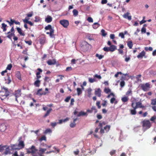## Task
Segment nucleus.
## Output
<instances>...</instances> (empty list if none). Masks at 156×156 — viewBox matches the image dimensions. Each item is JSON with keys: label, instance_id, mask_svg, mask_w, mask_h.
Wrapping results in <instances>:
<instances>
[{"label": "nucleus", "instance_id": "11", "mask_svg": "<svg viewBox=\"0 0 156 156\" xmlns=\"http://www.w3.org/2000/svg\"><path fill=\"white\" fill-rule=\"evenodd\" d=\"M136 104V105L135 106L134 105V107L136 109L138 108H144L145 106H143L142 105V103L141 101H138L136 102V103H135V104Z\"/></svg>", "mask_w": 156, "mask_h": 156}, {"label": "nucleus", "instance_id": "61", "mask_svg": "<svg viewBox=\"0 0 156 156\" xmlns=\"http://www.w3.org/2000/svg\"><path fill=\"white\" fill-rule=\"evenodd\" d=\"M94 78H97L98 79H101V77L100 75H98L97 74H95L94 76Z\"/></svg>", "mask_w": 156, "mask_h": 156}, {"label": "nucleus", "instance_id": "9", "mask_svg": "<svg viewBox=\"0 0 156 156\" xmlns=\"http://www.w3.org/2000/svg\"><path fill=\"white\" fill-rule=\"evenodd\" d=\"M21 89H18L16 90L14 93V95L16 97V101L18 102L17 98L19 97L21 95Z\"/></svg>", "mask_w": 156, "mask_h": 156}, {"label": "nucleus", "instance_id": "4", "mask_svg": "<svg viewBox=\"0 0 156 156\" xmlns=\"http://www.w3.org/2000/svg\"><path fill=\"white\" fill-rule=\"evenodd\" d=\"M4 91H1L0 92V98L2 100L6 98L9 95V92L7 89H5Z\"/></svg>", "mask_w": 156, "mask_h": 156}, {"label": "nucleus", "instance_id": "12", "mask_svg": "<svg viewBox=\"0 0 156 156\" xmlns=\"http://www.w3.org/2000/svg\"><path fill=\"white\" fill-rule=\"evenodd\" d=\"M101 90L100 88L96 89L95 90V94L98 97H100L101 96Z\"/></svg>", "mask_w": 156, "mask_h": 156}, {"label": "nucleus", "instance_id": "31", "mask_svg": "<svg viewBox=\"0 0 156 156\" xmlns=\"http://www.w3.org/2000/svg\"><path fill=\"white\" fill-rule=\"evenodd\" d=\"M127 44L130 49H131L133 46V42L132 41H129L127 42Z\"/></svg>", "mask_w": 156, "mask_h": 156}, {"label": "nucleus", "instance_id": "20", "mask_svg": "<svg viewBox=\"0 0 156 156\" xmlns=\"http://www.w3.org/2000/svg\"><path fill=\"white\" fill-rule=\"evenodd\" d=\"M129 13L128 12H127L126 13L124 14L123 15V16L124 18H127L129 20H131L132 19L131 16H129Z\"/></svg>", "mask_w": 156, "mask_h": 156}, {"label": "nucleus", "instance_id": "43", "mask_svg": "<svg viewBox=\"0 0 156 156\" xmlns=\"http://www.w3.org/2000/svg\"><path fill=\"white\" fill-rule=\"evenodd\" d=\"M37 70L39 71L36 73V75H40L41 73L42 72V70L39 68H38Z\"/></svg>", "mask_w": 156, "mask_h": 156}, {"label": "nucleus", "instance_id": "14", "mask_svg": "<svg viewBox=\"0 0 156 156\" xmlns=\"http://www.w3.org/2000/svg\"><path fill=\"white\" fill-rule=\"evenodd\" d=\"M145 55V52L144 51H143L141 52L139 54L137 55V57L138 58H142L143 57H144L146 58V56Z\"/></svg>", "mask_w": 156, "mask_h": 156}, {"label": "nucleus", "instance_id": "21", "mask_svg": "<svg viewBox=\"0 0 156 156\" xmlns=\"http://www.w3.org/2000/svg\"><path fill=\"white\" fill-rule=\"evenodd\" d=\"M129 98L128 96H124L121 98V100L122 102L126 103L129 100Z\"/></svg>", "mask_w": 156, "mask_h": 156}, {"label": "nucleus", "instance_id": "13", "mask_svg": "<svg viewBox=\"0 0 156 156\" xmlns=\"http://www.w3.org/2000/svg\"><path fill=\"white\" fill-rule=\"evenodd\" d=\"M47 63L49 65H55L56 63V60L55 59H49Z\"/></svg>", "mask_w": 156, "mask_h": 156}, {"label": "nucleus", "instance_id": "41", "mask_svg": "<svg viewBox=\"0 0 156 156\" xmlns=\"http://www.w3.org/2000/svg\"><path fill=\"white\" fill-rule=\"evenodd\" d=\"M151 104L153 105H156V98L151 100Z\"/></svg>", "mask_w": 156, "mask_h": 156}, {"label": "nucleus", "instance_id": "28", "mask_svg": "<svg viewBox=\"0 0 156 156\" xmlns=\"http://www.w3.org/2000/svg\"><path fill=\"white\" fill-rule=\"evenodd\" d=\"M42 90V89H39L37 92V94H39L41 95H46V94L48 93L47 92H42V93H40V91H41Z\"/></svg>", "mask_w": 156, "mask_h": 156}, {"label": "nucleus", "instance_id": "30", "mask_svg": "<svg viewBox=\"0 0 156 156\" xmlns=\"http://www.w3.org/2000/svg\"><path fill=\"white\" fill-rule=\"evenodd\" d=\"M100 26V25L98 23H94L92 25V27L94 29H96L98 27Z\"/></svg>", "mask_w": 156, "mask_h": 156}, {"label": "nucleus", "instance_id": "33", "mask_svg": "<svg viewBox=\"0 0 156 156\" xmlns=\"http://www.w3.org/2000/svg\"><path fill=\"white\" fill-rule=\"evenodd\" d=\"M110 125H107L105 127H104V130H105L107 132L109 131L110 128Z\"/></svg>", "mask_w": 156, "mask_h": 156}, {"label": "nucleus", "instance_id": "3", "mask_svg": "<svg viewBox=\"0 0 156 156\" xmlns=\"http://www.w3.org/2000/svg\"><path fill=\"white\" fill-rule=\"evenodd\" d=\"M45 29L46 30H49L50 32H47L46 34H47L49 35L51 37H52L54 36V29L50 25H48L47 26L45 27Z\"/></svg>", "mask_w": 156, "mask_h": 156}, {"label": "nucleus", "instance_id": "29", "mask_svg": "<svg viewBox=\"0 0 156 156\" xmlns=\"http://www.w3.org/2000/svg\"><path fill=\"white\" fill-rule=\"evenodd\" d=\"M8 35L7 36V37L8 38L11 39H12V36H15V34L14 32L11 33L10 31L8 33Z\"/></svg>", "mask_w": 156, "mask_h": 156}, {"label": "nucleus", "instance_id": "38", "mask_svg": "<svg viewBox=\"0 0 156 156\" xmlns=\"http://www.w3.org/2000/svg\"><path fill=\"white\" fill-rule=\"evenodd\" d=\"M86 114V113H85L83 112V111H81V112H80L78 114L77 116L79 117V116H83V115H85Z\"/></svg>", "mask_w": 156, "mask_h": 156}, {"label": "nucleus", "instance_id": "59", "mask_svg": "<svg viewBox=\"0 0 156 156\" xmlns=\"http://www.w3.org/2000/svg\"><path fill=\"white\" fill-rule=\"evenodd\" d=\"M71 97L70 96L67 97L65 99V101L66 102H68L69 101V100L70 99Z\"/></svg>", "mask_w": 156, "mask_h": 156}, {"label": "nucleus", "instance_id": "7", "mask_svg": "<svg viewBox=\"0 0 156 156\" xmlns=\"http://www.w3.org/2000/svg\"><path fill=\"white\" fill-rule=\"evenodd\" d=\"M141 87L144 91H147L149 90L150 88V84L148 83H146L145 84H141Z\"/></svg>", "mask_w": 156, "mask_h": 156}, {"label": "nucleus", "instance_id": "52", "mask_svg": "<svg viewBox=\"0 0 156 156\" xmlns=\"http://www.w3.org/2000/svg\"><path fill=\"white\" fill-rule=\"evenodd\" d=\"M130 59V56H128L126 57L125 59V61L126 62H128Z\"/></svg>", "mask_w": 156, "mask_h": 156}, {"label": "nucleus", "instance_id": "53", "mask_svg": "<svg viewBox=\"0 0 156 156\" xmlns=\"http://www.w3.org/2000/svg\"><path fill=\"white\" fill-rule=\"evenodd\" d=\"M119 36L120 37L122 38H124L125 37L124 34L122 32L119 33Z\"/></svg>", "mask_w": 156, "mask_h": 156}, {"label": "nucleus", "instance_id": "42", "mask_svg": "<svg viewBox=\"0 0 156 156\" xmlns=\"http://www.w3.org/2000/svg\"><path fill=\"white\" fill-rule=\"evenodd\" d=\"M130 94L131 95L132 94V90L131 88H129L126 93V95L127 96Z\"/></svg>", "mask_w": 156, "mask_h": 156}, {"label": "nucleus", "instance_id": "50", "mask_svg": "<svg viewBox=\"0 0 156 156\" xmlns=\"http://www.w3.org/2000/svg\"><path fill=\"white\" fill-rule=\"evenodd\" d=\"M116 152V151L115 150H112L110 152V154L112 156Z\"/></svg>", "mask_w": 156, "mask_h": 156}, {"label": "nucleus", "instance_id": "64", "mask_svg": "<svg viewBox=\"0 0 156 156\" xmlns=\"http://www.w3.org/2000/svg\"><path fill=\"white\" fill-rule=\"evenodd\" d=\"M151 108L155 112H156V106L155 105H154V106H151Z\"/></svg>", "mask_w": 156, "mask_h": 156}, {"label": "nucleus", "instance_id": "63", "mask_svg": "<svg viewBox=\"0 0 156 156\" xmlns=\"http://www.w3.org/2000/svg\"><path fill=\"white\" fill-rule=\"evenodd\" d=\"M25 42L28 44V45H31L32 44V41L31 40H30V41H25Z\"/></svg>", "mask_w": 156, "mask_h": 156}, {"label": "nucleus", "instance_id": "19", "mask_svg": "<svg viewBox=\"0 0 156 156\" xmlns=\"http://www.w3.org/2000/svg\"><path fill=\"white\" fill-rule=\"evenodd\" d=\"M41 81L39 80H36L34 83V85L37 87H39L40 85Z\"/></svg>", "mask_w": 156, "mask_h": 156}, {"label": "nucleus", "instance_id": "17", "mask_svg": "<svg viewBox=\"0 0 156 156\" xmlns=\"http://www.w3.org/2000/svg\"><path fill=\"white\" fill-rule=\"evenodd\" d=\"M46 150L47 149L46 148H42L41 147H39V154L42 156H44L43 154Z\"/></svg>", "mask_w": 156, "mask_h": 156}, {"label": "nucleus", "instance_id": "57", "mask_svg": "<svg viewBox=\"0 0 156 156\" xmlns=\"http://www.w3.org/2000/svg\"><path fill=\"white\" fill-rule=\"evenodd\" d=\"M76 125V124L75 123L73 122L72 123H71L70 124V126L71 128L74 127Z\"/></svg>", "mask_w": 156, "mask_h": 156}, {"label": "nucleus", "instance_id": "54", "mask_svg": "<svg viewBox=\"0 0 156 156\" xmlns=\"http://www.w3.org/2000/svg\"><path fill=\"white\" fill-rule=\"evenodd\" d=\"M87 21L90 23H92L93 22V19L91 17H88L87 19Z\"/></svg>", "mask_w": 156, "mask_h": 156}, {"label": "nucleus", "instance_id": "49", "mask_svg": "<svg viewBox=\"0 0 156 156\" xmlns=\"http://www.w3.org/2000/svg\"><path fill=\"white\" fill-rule=\"evenodd\" d=\"M12 67V65L11 64H10L8 65L7 68L6 69L10 70Z\"/></svg>", "mask_w": 156, "mask_h": 156}, {"label": "nucleus", "instance_id": "26", "mask_svg": "<svg viewBox=\"0 0 156 156\" xmlns=\"http://www.w3.org/2000/svg\"><path fill=\"white\" fill-rule=\"evenodd\" d=\"M16 76L19 80H21V74L20 71H18L16 72Z\"/></svg>", "mask_w": 156, "mask_h": 156}, {"label": "nucleus", "instance_id": "5", "mask_svg": "<svg viewBox=\"0 0 156 156\" xmlns=\"http://www.w3.org/2000/svg\"><path fill=\"white\" fill-rule=\"evenodd\" d=\"M142 126L145 127L146 129H148L151 126V124L149 120H144L142 122Z\"/></svg>", "mask_w": 156, "mask_h": 156}, {"label": "nucleus", "instance_id": "18", "mask_svg": "<svg viewBox=\"0 0 156 156\" xmlns=\"http://www.w3.org/2000/svg\"><path fill=\"white\" fill-rule=\"evenodd\" d=\"M16 29L18 31V32L20 35L23 36H25V34L22 31V30L19 27H17Z\"/></svg>", "mask_w": 156, "mask_h": 156}, {"label": "nucleus", "instance_id": "40", "mask_svg": "<svg viewBox=\"0 0 156 156\" xmlns=\"http://www.w3.org/2000/svg\"><path fill=\"white\" fill-rule=\"evenodd\" d=\"M73 15L76 16L78 15V12L77 10L76 9L73 10Z\"/></svg>", "mask_w": 156, "mask_h": 156}, {"label": "nucleus", "instance_id": "56", "mask_svg": "<svg viewBox=\"0 0 156 156\" xmlns=\"http://www.w3.org/2000/svg\"><path fill=\"white\" fill-rule=\"evenodd\" d=\"M40 21V19L39 17L38 16H36L35 17V22H39Z\"/></svg>", "mask_w": 156, "mask_h": 156}, {"label": "nucleus", "instance_id": "60", "mask_svg": "<svg viewBox=\"0 0 156 156\" xmlns=\"http://www.w3.org/2000/svg\"><path fill=\"white\" fill-rule=\"evenodd\" d=\"M125 84V82L124 81H122L120 82V85L121 87H123Z\"/></svg>", "mask_w": 156, "mask_h": 156}, {"label": "nucleus", "instance_id": "6", "mask_svg": "<svg viewBox=\"0 0 156 156\" xmlns=\"http://www.w3.org/2000/svg\"><path fill=\"white\" fill-rule=\"evenodd\" d=\"M134 101L131 100V102H132L131 106L133 109L130 110V114L132 115H135L136 114V109L134 107L135 101H136V99L135 98H134Z\"/></svg>", "mask_w": 156, "mask_h": 156}, {"label": "nucleus", "instance_id": "51", "mask_svg": "<svg viewBox=\"0 0 156 156\" xmlns=\"http://www.w3.org/2000/svg\"><path fill=\"white\" fill-rule=\"evenodd\" d=\"M103 50L104 51L108 52L110 51L109 47H105L103 48Z\"/></svg>", "mask_w": 156, "mask_h": 156}, {"label": "nucleus", "instance_id": "16", "mask_svg": "<svg viewBox=\"0 0 156 156\" xmlns=\"http://www.w3.org/2000/svg\"><path fill=\"white\" fill-rule=\"evenodd\" d=\"M52 20V17L49 16L48 15L47 16V17L45 18V21L47 23H50L51 22Z\"/></svg>", "mask_w": 156, "mask_h": 156}, {"label": "nucleus", "instance_id": "62", "mask_svg": "<svg viewBox=\"0 0 156 156\" xmlns=\"http://www.w3.org/2000/svg\"><path fill=\"white\" fill-rule=\"evenodd\" d=\"M141 32L142 33H146V29L144 27L142 28L141 30Z\"/></svg>", "mask_w": 156, "mask_h": 156}, {"label": "nucleus", "instance_id": "36", "mask_svg": "<svg viewBox=\"0 0 156 156\" xmlns=\"http://www.w3.org/2000/svg\"><path fill=\"white\" fill-rule=\"evenodd\" d=\"M2 28L3 29V31H6V27H7V25L5 24L4 23H2Z\"/></svg>", "mask_w": 156, "mask_h": 156}, {"label": "nucleus", "instance_id": "32", "mask_svg": "<svg viewBox=\"0 0 156 156\" xmlns=\"http://www.w3.org/2000/svg\"><path fill=\"white\" fill-rule=\"evenodd\" d=\"M92 91V89L90 88H88L87 90L88 96L89 98L91 96Z\"/></svg>", "mask_w": 156, "mask_h": 156}, {"label": "nucleus", "instance_id": "23", "mask_svg": "<svg viewBox=\"0 0 156 156\" xmlns=\"http://www.w3.org/2000/svg\"><path fill=\"white\" fill-rule=\"evenodd\" d=\"M46 39L45 37H41L40 39V43L41 44L43 45L45 42Z\"/></svg>", "mask_w": 156, "mask_h": 156}, {"label": "nucleus", "instance_id": "25", "mask_svg": "<svg viewBox=\"0 0 156 156\" xmlns=\"http://www.w3.org/2000/svg\"><path fill=\"white\" fill-rule=\"evenodd\" d=\"M52 110V109L51 108H50L46 112V113L44 114V115L43 117L44 118H45L47 116H48L50 114Z\"/></svg>", "mask_w": 156, "mask_h": 156}, {"label": "nucleus", "instance_id": "55", "mask_svg": "<svg viewBox=\"0 0 156 156\" xmlns=\"http://www.w3.org/2000/svg\"><path fill=\"white\" fill-rule=\"evenodd\" d=\"M107 102L106 101L104 100L103 101V103L101 104L103 107H106L107 106Z\"/></svg>", "mask_w": 156, "mask_h": 156}, {"label": "nucleus", "instance_id": "1", "mask_svg": "<svg viewBox=\"0 0 156 156\" xmlns=\"http://www.w3.org/2000/svg\"><path fill=\"white\" fill-rule=\"evenodd\" d=\"M18 144H11L10 147L11 150L14 151L20 150L23 148L25 147V144L23 141L18 140Z\"/></svg>", "mask_w": 156, "mask_h": 156}, {"label": "nucleus", "instance_id": "46", "mask_svg": "<svg viewBox=\"0 0 156 156\" xmlns=\"http://www.w3.org/2000/svg\"><path fill=\"white\" fill-rule=\"evenodd\" d=\"M91 110H92L93 112H94V113H96L97 112V110L94 106H92L91 108Z\"/></svg>", "mask_w": 156, "mask_h": 156}, {"label": "nucleus", "instance_id": "37", "mask_svg": "<svg viewBox=\"0 0 156 156\" xmlns=\"http://www.w3.org/2000/svg\"><path fill=\"white\" fill-rule=\"evenodd\" d=\"M76 90L77 91V95H78L79 96L82 94V91L80 88H77L76 89Z\"/></svg>", "mask_w": 156, "mask_h": 156}, {"label": "nucleus", "instance_id": "35", "mask_svg": "<svg viewBox=\"0 0 156 156\" xmlns=\"http://www.w3.org/2000/svg\"><path fill=\"white\" fill-rule=\"evenodd\" d=\"M95 56L98 57L99 59H101L104 57V55H99L98 54H96Z\"/></svg>", "mask_w": 156, "mask_h": 156}, {"label": "nucleus", "instance_id": "39", "mask_svg": "<svg viewBox=\"0 0 156 156\" xmlns=\"http://www.w3.org/2000/svg\"><path fill=\"white\" fill-rule=\"evenodd\" d=\"M104 91L105 93L106 94H108V93L111 92V90L108 88H105L104 89Z\"/></svg>", "mask_w": 156, "mask_h": 156}, {"label": "nucleus", "instance_id": "22", "mask_svg": "<svg viewBox=\"0 0 156 156\" xmlns=\"http://www.w3.org/2000/svg\"><path fill=\"white\" fill-rule=\"evenodd\" d=\"M117 49L116 46L115 45H112L109 47V51L113 52Z\"/></svg>", "mask_w": 156, "mask_h": 156}, {"label": "nucleus", "instance_id": "2", "mask_svg": "<svg viewBox=\"0 0 156 156\" xmlns=\"http://www.w3.org/2000/svg\"><path fill=\"white\" fill-rule=\"evenodd\" d=\"M38 151V150L34 145H32L31 147L27 149V154H31L32 156H42L39 154V152L36 153Z\"/></svg>", "mask_w": 156, "mask_h": 156}, {"label": "nucleus", "instance_id": "45", "mask_svg": "<svg viewBox=\"0 0 156 156\" xmlns=\"http://www.w3.org/2000/svg\"><path fill=\"white\" fill-rule=\"evenodd\" d=\"M101 35L103 36H105L107 34V33H105V30L104 29L101 30Z\"/></svg>", "mask_w": 156, "mask_h": 156}, {"label": "nucleus", "instance_id": "44", "mask_svg": "<svg viewBox=\"0 0 156 156\" xmlns=\"http://www.w3.org/2000/svg\"><path fill=\"white\" fill-rule=\"evenodd\" d=\"M7 146V145L2 146L1 145H0V152L2 151L5 147H6Z\"/></svg>", "mask_w": 156, "mask_h": 156}, {"label": "nucleus", "instance_id": "15", "mask_svg": "<svg viewBox=\"0 0 156 156\" xmlns=\"http://www.w3.org/2000/svg\"><path fill=\"white\" fill-rule=\"evenodd\" d=\"M6 147V148L5 150V151L3 153L5 155H6L8 154H11L12 153L11 152L10 150L9 149V147L7 146Z\"/></svg>", "mask_w": 156, "mask_h": 156}, {"label": "nucleus", "instance_id": "58", "mask_svg": "<svg viewBox=\"0 0 156 156\" xmlns=\"http://www.w3.org/2000/svg\"><path fill=\"white\" fill-rule=\"evenodd\" d=\"M100 102L99 101H97L96 102V105L97 106H98V108L100 109L101 108V106L100 105Z\"/></svg>", "mask_w": 156, "mask_h": 156}, {"label": "nucleus", "instance_id": "24", "mask_svg": "<svg viewBox=\"0 0 156 156\" xmlns=\"http://www.w3.org/2000/svg\"><path fill=\"white\" fill-rule=\"evenodd\" d=\"M12 156H24V153L23 152H21L20 155H19L17 151H15Z\"/></svg>", "mask_w": 156, "mask_h": 156}, {"label": "nucleus", "instance_id": "27", "mask_svg": "<svg viewBox=\"0 0 156 156\" xmlns=\"http://www.w3.org/2000/svg\"><path fill=\"white\" fill-rule=\"evenodd\" d=\"M6 129V127L4 124H2L0 126V131L2 132H3L5 131Z\"/></svg>", "mask_w": 156, "mask_h": 156}, {"label": "nucleus", "instance_id": "34", "mask_svg": "<svg viewBox=\"0 0 156 156\" xmlns=\"http://www.w3.org/2000/svg\"><path fill=\"white\" fill-rule=\"evenodd\" d=\"M110 103L111 104H113L114 103H115V104H116L117 103V101H116V99L115 98H112L111 100H110Z\"/></svg>", "mask_w": 156, "mask_h": 156}, {"label": "nucleus", "instance_id": "48", "mask_svg": "<svg viewBox=\"0 0 156 156\" xmlns=\"http://www.w3.org/2000/svg\"><path fill=\"white\" fill-rule=\"evenodd\" d=\"M39 140L40 141H42V140H46V137L45 136H43L39 139Z\"/></svg>", "mask_w": 156, "mask_h": 156}, {"label": "nucleus", "instance_id": "8", "mask_svg": "<svg viewBox=\"0 0 156 156\" xmlns=\"http://www.w3.org/2000/svg\"><path fill=\"white\" fill-rule=\"evenodd\" d=\"M60 23L62 25L64 28H67L69 25L68 20H60L59 21Z\"/></svg>", "mask_w": 156, "mask_h": 156}, {"label": "nucleus", "instance_id": "47", "mask_svg": "<svg viewBox=\"0 0 156 156\" xmlns=\"http://www.w3.org/2000/svg\"><path fill=\"white\" fill-rule=\"evenodd\" d=\"M96 81V80L94 78H89V81L90 83H93Z\"/></svg>", "mask_w": 156, "mask_h": 156}, {"label": "nucleus", "instance_id": "10", "mask_svg": "<svg viewBox=\"0 0 156 156\" xmlns=\"http://www.w3.org/2000/svg\"><path fill=\"white\" fill-rule=\"evenodd\" d=\"M106 124V123L105 122L103 121L99 122L98 126L101 128V129L100 130V133L101 134H103L105 133L104 131V129H103L102 127L103 126L105 125Z\"/></svg>", "mask_w": 156, "mask_h": 156}]
</instances>
